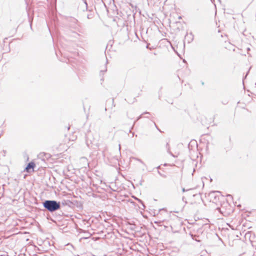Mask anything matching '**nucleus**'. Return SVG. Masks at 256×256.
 Segmentation results:
<instances>
[{
    "label": "nucleus",
    "instance_id": "nucleus-4",
    "mask_svg": "<svg viewBox=\"0 0 256 256\" xmlns=\"http://www.w3.org/2000/svg\"><path fill=\"white\" fill-rule=\"evenodd\" d=\"M169 152L170 154H171L172 156L175 157V156H174L170 152Z\"/></svg>",
    "mask_w": 256,
    "mask_h": 256
},
{
    "label": "nucleus",
    "instance_id": "nucleus-1",
    "mask_svg": "<svg viewBox=\"0 0 256 256\" xmlns=\"http://www.w3.org/2000/svg\"><path fill=\"white\" fill-rule=\"evenodd\" d=\"M44 207L50 212H55L60 208V202L54 200H46L43 202Z\"/></svg>",
    "mask_w": 256,
    "mask_h": 256
},
{
    "label": "nucleus",
    "instance_id": "nucleus-5",
    "mask_svg": "<svg viewBox=\"0 0 256 256\" xmlns=\"http://www.w3.org/2000/svg\"><path fill=\"white\" fill-rule=\"evenodd\" d=\"M119 148L120 149V145L119 144Z\"/></svg>",
    "mask_w": 256,
    "mask_h": 256
},
{
    "label": "nucleus",
    "instance_id": "nucleus-3",
    "mask_svg": "<svg viewBox=\"0 0 256 256\" xmlns=\"http://www.w3.org/2000/svg\"><path fill=\"white\" fill-rule=\"evenodd\" d=\"M190 190V189H189V190ZM182 192H186V191H188V190H186L184 188H182Z\"/></svg>",
    "mask_w": 256,
    "mask_h": 256
},
{
    "label": "nucleus",
    "instance_id": "nucleus-2",
    "mask_svg": "<svg viewBox=\"0 0 256 256\" xmlns=\"http://www.w3.org/2000/svg\"><path fill=\"white\" fill-rule=\"evenodd\" d=\"M35 166V164L34 162H30L28 164L25 170L26 172H29V170L31 168H34Z\"/></svg>",
    "mask_w": 256,
    "mask_h": 256
}]
</instances>
